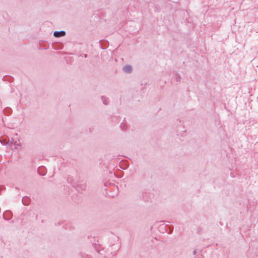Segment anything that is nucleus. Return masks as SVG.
I'll return each mask as SVG.
<instances>
[{"label":"nucleus","mask_w":258,"mask_h":258,"mask_svg":"<svg viewBox=\"0 0 258 258\" xmlns=\"http://www.w3.org/2000/svg\"><path fill=\"white\" fill-rule=\"evenodd\" d=\"M65 32L64 31H59V32H54L53 33V35L55 37H61L65 35Z\"/></svg>","instance_id":"1"},{"label":"nucleus","mask_w":258,"mask_h":258,"mask_svg":"<svg viewBox=\"0 0 258 258\" xmlns=\"http://www.w3.org/2000/svg\"><path fill=\"white\" fill-rule=\"evenodd\" d=\"M123 70L126 73H130L132 71V67L130 66H126L123 68Z\"/></svg>","instance_id":"2"}]
</instances>
